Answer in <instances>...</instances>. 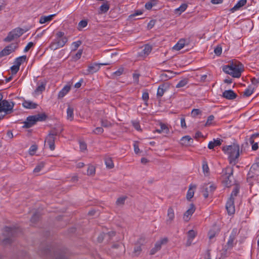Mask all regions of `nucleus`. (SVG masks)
<instances>
[{
    "instance_id": "nucleus-1",
    "label": "nucleus",
    "mask_w": 259,
    "mask_h": 259,
    "mask_svg": "<svg viewBox=\"0 0 259 259\" xmlns=\"http://www.w3.org/2000/svg\"><path fill=\"white\" fill-rule=\"evenodd\" d=\"M243 70L242 64L237 61H232L228 65L223 66V71L233 77H240Z\"/></svg>"
},
{
    "instance_id": "nucleus-2",
    "label": "nucleus",
    "mask_w": 259,
    "mask_h": 259,
    "mask_svg": "<svg viewBox=\"0 0 259 259\" xmlns=\"http://www.w3.org/2000/svg\"><path fill=\"white\" fill-rule=\"evenodd\" d=\"M222 150L228 155L230 163L235 164L238 162V159L240 155L238 144L234 143L231 145L224 146Z\"/></svg>"
},
{
    "instance_id": "nucleus-3",
    "label": "nucleus",
    "mask_w": 259,
    "mask_h": 259,
    "mask_svg": "<svg viewBox=\"0 0 259 259\" xmlns=\"http://www.w3.org/2000/svg\"><path fill=\"white\" fill-rule=\"evenodd\" d=\"M68 41V38L64 36V33L59 31L56 33L55 39L51 42L50 48L51 50H56L63 47Z\"/></svg>"
},
{
    "instance_id": "nucleus-4",
    "label": "nucleus",
    "mask_w": 259,
    "mask_h": 259,
    "mask_svg": "<svg viewBox=\"0 0 259 259\" xmlns=\"http://www.w3.org/2000/svg\"><path fill=\"white\" fill-rule=\"evenodd\" d=\"M14 103L7 100H3L0 103V120L8 114L13 112Z\"/></svg>"
},
{
    "instance_id": "nucleus-5",
    "label": "nucleus",
    "mask_w": 259,
    "mask_h": 259,
    "mask_svg": "<svg viewBox=\"0 0 259 259\" xmlns=\"http://www.w3.org/2000/svg\"><path fill=\"white\" fill-rule=\"evenodd\" d=\"M47 116L45 113L29 116L27 117L23 123V127L30 128L34 125L37 121H42L46 119Z\"/></svg>"
},
{
    "instance_id": "nucleus-6",
    "label": "nucleus",
    "mask_w": 259,
    "mask_h": 259,
    "mask_svg": "<svg viewBox=\"0 0 259 259\" xmlns=\"http://www.w3.org/2000/svg\"><path fill=\"white\" fill-rule=\"evenodd\" d=\"M222 172L223 183L226 187H229L232 185L233 168L231 166H227L223 169Z\"/></svg>"
},
{
    "instance_id": "nucleus-7",
    "label": "nucleus",
    "mask_w": 259,
    "mask_h": 259,
    "mask_svg": "<svg viewBox=\"0 0 259 259\" xmlns=\"http://www.w3.org/2000/svg\"><path fill=\"white\" fill-rule=\"evenodd\" d=\"M259 177V162L255 163L252 165L250 168L249 171L247 174V180L253 179L256 180H258Z\"/></svg>"
},
{
    "instance_id": "nucleus-8",
    "label": "nucleus",
    "mask_w": 259,
    "mask_h": 259,
    "mask_svg": "<svg viewBox=\"0 0 259 259\" xmlns=\"http://www.w3.org/2000/svg\"><path fill=\"white\" fill-rule=\"evenodd\" d=\"M17 48L18 45L15 43H12L7 46L0 52V58L9 55L11 53L14 52Z\"/></svg>"
},
{
    "instance_id": "nucleus-9",
    "label": "nucleus",
    "mask_w": 259,
    "mask_h": 259,
    "mask_svg": "<svg viewBox=\"0 0 259 259\" xmlns=\"http://www.w3.org/2000/svg\"><path fill=\"white\" fill-rule=\"evenodd\" d=\"M167 242V239L164 238L156 242L155 246L150 250V254L153 255L156 253L161 248L162 244H165Z\"/></svg>"
},
{
    "instance_id": "nucleus-10",
    "label": "nucleus",
    "mask_w": 259,
    "mask_h": 259,
    "mask_svg": "<svg viewBox=\"0 0 259 259\" xmlns=\"http://www.w3.org/2000/svg\"><path fill=\"white\" fill-rule=\"evenodd\" d=\"M237 234V229H233L230 236L229 238V239L227 242V246L228 249H231L234 246V241L236 239Z\"/></svg>"
},
{
    "instance_id": "nucleus-11",
    "label": "nucleus",
    "mask_w": 259,
    "mask_h": 259,
    "mask_svg": "<svg viewBox=\"0 0 259 259\" xmlns=\"http://www.w3.org/2000/svg\"><path fill=\"white\" fill-rule=\"evenodd\" d=\"M56 137L53 135V134H52L50 132L48 135L47 137L46 138L45 142H47L49 146V148L51 150L53 151L55 148V140Z\"/></svg>"
},
{
    "instance_id": "nucleus-12",
    "label": "nucleus",
    "mask_w": 259,
    "mask_h": 259,
    "mask_svg": "<svg viewBox=\"0 0 259 259\" xmlns=\"http://www.w3.org/2000/svg\"><path fill=\"white\" fill-rule=\"evenodd\" d=\"M111 63L110 62H105L99 64H94L93 65H90L88 67L87 71L89 73H93L97 72L100 67V65L104 66V65H108L111 64Z\"/></svg>"
},
{
    "instance_id": "nucleus-13",
    "label": "nucleus",
    "mask_w": 259,
    "mask_h": 259,
    "mask_svg": "<svg viewBox=\"0 0 259 259\" xmlns=\"http://www.w3.org/2000/svg\"><path fill=\"white\" fill-rule=\"evenodd\" d=\"M226 208L229 214H233L235 213V209L234 199L229 198L226 204Z\"/></svg>"
},
{
    "instance_id": "nucleus-14",
    "label": "nucleus",
    "mask_w": 259,
    "mask_h": 259,
    "mask_svg": "<svg viewBox=\"0 0 259 259\" xmlns=\"http://www.w3.org/2000/svg\"><path fill=\"white\" fill-rule=\"evenodd\" d=\"M195 210V207L193 204L190 205V208L184 213L183 219L185 222H188L190 217L193 214Z\"/></svg>"
},
{
    "instance_id": "nucleus-15",
    "label": "nucleus",
    "mask_w": 259,
    "mask_h": 259,
    "mask_svg": "<svg viewBox=\"0 0 259 259\" xmlns=\"http://www.w3.org/2000/svg\"><path fill=\"white\" fill-rule=\"evenodd\" d=\"M222 97L228 100H232L236 98L237 95L233 90H228L223 92Z\"/></svg>"
},
{
    "instance_id": "nucleus-16",
    "label": "nucleus",
    "mask_w": 259,
    "mask_h": 259,
    "mask_svg": "<svg viewBox=\"0 0 259 259\" xmlns=\"http://www.w3.org/2000/svg\"><path fill=\"white\" fill-rule=\"evenodd\" d=\"M175 219L174 210L171 207H169L167 210V219L166 220V224H170Z\"/></svg>"
},
{
    "instance_id": "nucleus-17",
    "label": "nucleus",
    "mask_w": 259,
    "mask_h": 259,
    "mask_svg": "<svg viewBox=\"0 0 259 259\" xmlns=\"http://www.w3.org/2000/svg\"><path fill=\"white\" fill-rule=\"evenodd\" d=\"M152 50V47L148 44L144 46V49L139 53V56L145 57L148 56L151 52Z\"/></svg>"
},
{
    "instance_id": "nucleus-18",
    "label": "nucleus",
    "mask_w": 259,
    "mask_h": 259,
    "mask_svg": "<svg viewBox=\"0 0 259 259\" xmlns=\"http://www.w3.org/2000/svg\"><path fill=\"white\" fill-rule=\"evenodd\" d=\"M259 136V134H252L249 139V142L252 145V150H256L258 148V143L257 142L254 143V139Z\"/></svg>"
},
{
    "instance_id": "nucleus-19",
    "label": "nucleus",
    "mask_w": 259,
    "mask_h": 259,
    "mask_svg": "<svg viewBox=\"0 0 259 259\" xmlns=\"http://www.w3.org/2000/svg\"><path fill=\"white\" fill-rule=\"evenodd\" d=\"M22 106L26 109H35L37 104L30 100H24L22 103Z\"/></svg>"
},
{
    "instance_id": "nucleus-20",
    "label": "nucleus",
    "mask_w": 259,
    "mask_h": 259,
    "mask_svg": "<svg viewBox=\"0 0 259 259\" xmlns=\"http://www.w3.org/2000/svg\"><path fill=\"white\" fill-rule=\"evenodd\" d=\"M71 87L70 85H65L63 89L59 92L58 98L61 99L63 98L70 90Z\"/></svg>"
},
{
    "instance_id": "nucleus-21",
    "label": "nucleus",
    "mask_w": 259,
    "mask_h": 259,
    "mask_svg": "<svg viewBox=\"0 0 259 259\" xmlns=\"http://www.w3.org/2000/svg\"><path fill=\"white\" fill-rule=\"evenodd\" d=\"M196 233L193 230H191L188 232V240L186 243L187 246H190L192 244L193 239L196 237Z\"/></svg>"
},
{
    "instance_id": "nucleus-22",
    "label": "nucleus",
    "mask_w": 259,
    "mask_h": 259,
    "mask_svg": "<svg viewBox=\"0 0 259 259\" xmlns=\"http://www.w3.org/2000/svg\"><path fill=\"white\" fill-rule=\"evenodd\" d=\"M247 0H239L237 4L231 9V11L233 13L246 5Z\"/></svg>"
},
{
    "instance_id": "nucleus-23",
    "label": "nucleus",
    "mask_w": 259,
    "mask_h": 259,
    "mask_svg": "<svg viewBox=\"0 0 259 259\" xmlns=\"http://www.w3.org/2000/svg\"><path fill=\"white\" fill-rule=\"evenodd\" d=\"M16 232L15 229L6 227L4 229V234L5 236H14Z\"/></svg>"
},
{
    "instance_id": "nucleus-24",
    "label": "nucleus",
    "mask_w": 259,
    "mask_h": 259,
    "mask_svg": "<svg viewBox=\"0 0 259 259\" xmlns=\"http://www.w3.org/2000/svg\"><path fill=\"white\" fill-rule=\"evenodd\" d=\"M74 109L72 107L68 105L67 109V119L70 121H72L74 119Z\"/></svg>"
},
{
    "instance_id": "nucleus-25",
    "label": "nucleus",
    "mask_w": 259,
    "mask_h": 259,
    "mask_svg": "<svg viewBox=\"0 0 259 259\" xmlns=\"http://www.w3.org/2000/svg\"><path fill=\"white\" fill-rule=\"evenodd\" d=\"M222 140L221 139H217L213 140V141H210L209 142L208 145V148L209 149H212L214 147L220 146L222 144Z\"/></svg>"
},
{
    "instance_id": "nucleus-26",
    "label": "nucleus",
    "mask_w": 259,
    "mask_h": 259,
    "mask_svg": "<svg viewBox=\"0 0 259 259\" xmlns=\"http://www.w3.org/2000/svg\"><path fill=\"white\" fill-rule=\"evenodd\" d=\"M166 91V87L164 84H161L159 86L157 92V97L158 98H161Z\"/></svg>"
},
{
    "instance_id": "nucleus-27",
    "label": "nucleus",
    "mask_w": 259,
    "mask_h": 259,
    "mask_svg": "<svg viewBox=\"0 0 259 259\" xmlns=\"http://www.w3.org/2000/svg\"><path fill=\"white\" fill-rule=\"evenodd\" d=\"M17 38H18V35H16L14 31L12 30L8 33V36L4 39V41L6 42H10Z\"/></svg>"
},
{
    "instance_id": "nucleus-28",
    "label": "nucleus",
    "mask_w": 259,
    "mask_h": 259,
    "mask_svg": "<svg viewBox=\"0 0 259 259\" xmlns=\"http://www.w3.org/2000/svg\"><path fill=\"white\" fill-rule=\"evenodd\" d=\"M192 139L189 136H185L181 139V144L183 145L187 146L190 145V142H192Z\"/></svg>"
},
{
    "instance_id": "nucleus-29",
    "label": "nucleus",
    "mask_w": 259,
    "mask_h": 259,
    "mask_svg": "<svg viewBox=\"0 0 259 259\" xmlns=\"http://www.w3.org/2000/svg\"><path fill=\"white\" fill-rule=\"evenodd\" d=\"M216 189V187L213 184L209 183L203 186V190H206L208 193H212Z\"/></svg>"
},
{
    "instance_id": "nucleus-30",
    "label": "nucleus",
    "mask_w": 259,
    "mask_h": 259,
    "mask_svg": "<svg viewBox=\"0 0 259 259\" xmlns=\"http://www.w3.org/2000/svg\"><path fill=\"white\" fill-rule=\"evenodd\" d=\"M55 16L56 14H52L47 16H41L39 19V22L40 24H44L52 20Z\"/></svg>"
},
{
    "instance_id": "nucleus-31",
    "label": "nucleus",
    "mask_w": 259,
    "mask_h": 259,
    "mask_svg": "<svg viewBox=\"0 0 259 259\" xmlns=\"http://www.w3.org/2000/svg\"><path fill=\"white\" fill-rule=\"evenodd\" d=\"M185 45V39H180L174 47L173 49L176 51H179L184 48Z\"/></svg>"
},
{
    "instance_id": "nucleus-32",
    "label": "nucleus",
    "mask_w": 259,
    "mask_h": 259,
    "mask_svg": "<svg viewBox=\"0 0 259 259\" xmlns=\"http://www.w3.org/2000/svg\"><path fill=\"white\" fill-rule=\"evenodd\" d=\"M26 59V56L25 55L19 57L15 59L14 64L20 67V66L25 61Z\"/></svg>"
},
{
    "instance_id": "nucleus-33",
    "label": "nucleus",
    "mask_w": 259,
    "mask_h": 259,
    "mask_svg": "<svg viewBox=\"0 0 259 259\" xmlns=\"http://www.w3.org/2000/svg\"><path fill=\"white\" fill-rule=\"evenodd\" d=\"M109 9V5L107 2L103 4L99 8L100 13H105Z\"/></svg>"
},
{
    "instance_id": "nucleus-34",
    "label": "nucleus",
    "mask_w": 259,
    "mask_h": 259,
    "mask_svg": "<svg viewBox=\"0 0 259 259\" xmlns=\"http://www.w3.org/2000/svg\"><path fill=\"white\" fill-rule=\"evenodd\" d=\"M105 163L106 164V167L109 169H111L114 167V163L113 161L110 157H106L105 158Z\"/></svg>"
},
{
    "instance_id": "nucleus-35",
    "label": "nucleus",
    "mask_w": 259,
    "mask_h": 259,
    "mask_svg": "<svg viewBox=\"0 0 259 259\" xmlns=\"http://www.w3.org/2000/svg\"><path fill=\"white\" fill-rule=\"evenodd\" d=\"M240 187L238 185L235 186L233 188V190L231 194L230 197L229 198H232L234 199V197L236 196L239 192Z\"/></svg>"
},
{
    "instance_id": "nucleus-36",
    "label": "nucleus",
    "mask_w": 259,
    "mask_h": 259,
    "mask_svg": "<svg viewBox=\"0 0 259 259\" xmlns=\"http://www.w3.org/2000/svg\"><path fill=\"white\" fill-rule=\"evenodd\" d=\"M188 83V79L185 78L181 79L176 85V88H181L185 87Z\"/></svg>"
},
{
    "instance_id": "nucleus-37",
    "label": "nucleus",
    "mask_w": 259,
    "mask_h": 259,
    "mask_svg": "<svg viewBox=\"0 0 259 259\" xmlns=\"http://www.w3.org/2000/svg\"><path fill=\"white\" fill-rule=\"evenodd\" d=\"M156 131L158 133H161L163 132L165 134H168L169 132V129L165 124H161L160 129L156 130Z\"/></svg>"
},
{
    "instance_id": "nucleus-38",
    "label": "nucleus",
    "mask_w": 259,
    "mask_h": 259,
    "mask_svg": "<svg viewBox=\"0 0 259 259\" xmlns=\"http://www.w3.org/2000/svg\"><path fill=\"white\" fill-rule=\"evenodd\" d=\"M202 169L205 175H208L209 171V168L206 161L203 160L202 162Z\"/></svg>"
},
{
    "instance_id": "nucleus-39",
    "label": "nucleus",
    "mask_w": 259,
    "mask_h": 259,
    "mask_svg": "<svg viewBox=\"0 0 259 259\" xmlns=\"http://www.w3.org/2000/svg\"><path fill=\"white\" fill-rule=\"evenodd\" d=\"M46 88V83L44 82H41L40 84L38 85L37 88L35 90V93H41L44 91H45Z\"/></svg>"
},
{
    "instance_id": "nucleus-40",
    "label": "nucleus",
    "mask_w": 259,
    "mask_h": 259,
    "mask_svg": "<svg viewBox=\"0 0 259 259\" xmlns=\"http://www.w3.org/2000/svg\"><path fill=\"white\" fill-rule=\"evenodd\" d=\"M13 30L15 32V34L18 35V37L21 36L25 32L23 29L21 28L20 27L16 28L14 29Z\"/></svg>"
},
{
    "instance_id": "nucleus-41",
    "label": "nucleus",
    "mask_w": 259,
    "mask_h": 259,
    "mask_svg": "<svg viewBox=\"0 0 259 259\" xmlns=\"http://www.w3.org/2000/svg\"><path fill=\"white\" fill-rule=\"evenodd\" d=\"M253 88H252L251 86H248V87L245 89L244 92V96L246 97L250 96L253 92Z\"/></svg>"
},
{
    "instance_id": "nucleus-42",
    "label": "nucleus",
    "mask_w": 259,
    "mask_h": 259,
    "mask_svg": "<svg viewBox=\"0 0 259 259\" xmlns=\"http://www.w3.org/2000/svg\"><path fill=\"white\" fill-rule=\"evenodd\" d=\"M88 22L85 20L80 21L78 25V29L80 30L87 26Z\"/></svg>"
},
{
    "instance_id": "nucleus-43",
    "label": "nucleus",
    "mask_w": 259,
    "mask_h": 259,
    "mask_svg": "<svg viewBox=\"0 0 259 259\" xmlns=\"http://www.w3.org/2000/svg\"><path fill=\"white\" fill-rule=\"evenodd\" d=\"M167 73H162L161 74L162 78H164L165 79H168L171 78L173 76L172 74H175V73H173L172 71H168Z\"/></svg>"
},
{
    "instance_id": "nucleus-44",
    "label": "nucleus",
    "mask_w": 259,
    "mask_h": 259,
    "mask_svg": "<svg viewBox=\"0 0 259 259\" xmlns=\"http://www.w3.org/2000/svg\"><path fill=\"white\" fill-rule=\"evenodd\" d=\"M126 199V197H121L118 198L116 201V204L118 206L123 205Z\"/></svg>"
},
{
    "instance_id": "nucleus-45",
    "label": "nucleus",
    "mask_w": 259,
    "mask_h": 259,
    "mask_svg": "<svg viewBox=\"0 0 259 259\" xmlns=\"http://www.w3.org/2000/svg\"><path fill=\"white\" fill-rule=\"evenodd\" d=\"M81 44V41L80 40H78L76 41L73 42L71 45L72 51L76 50Z\"/></svg>"
},
{
    "instance_id": "nucleus-46",
    "label": "nucleus",
    "mask_w": 259,
    "mask_h": 259,
    "mask_svg": "<svg viewBox=\"0 0 259 259\" xmlns=\"http://www.w3.org/2000/svg\"><path fill=\"white\" fill-rule=\"evenodd\" d=\"M101 125L105 127H108L112 126V123L106 119L101 120Z\"/></svg>"
},
{
    "instance_id": "nucleus-47",
    "label": "nucleus",
    "mask_w": 259,
    "mask_h": 259,
    "mask_svg": "<svg viewBox=\"0 0 259 259\" xmlns=\"http://www.w3.org/2000/svg\"><path fill=\"white\" fill-rule=\"evenodd\" d=\"M187 8V5L185 4H183L180 6L178 8L176 9V11L179 12V14L184 12Z\"/></svg>"
},
{
    "instance_id": "nucleus-48",
    "label": "nucleus",
    "mask_w": 259,
    "mask_h": 259,
    "mask_svg": "<svg viewBox=\"0 0 259 259\" xmlns=\"http://www.w3.org/2000/svg\"><path fill=\"white\" fill-rule=\"evenodd\" d=\"M44 165L45 164L44 163L38 164L34 169L33 172L35 173L39 172L44 168Z\"/></svg>"
},
{
    "instance_id": "nucleus-49",
    "label": "nucleus",
    "mask_w": 259,
    "mask_h": 259,
    "mask_svg": "<svg viewBox=\"0 0 259 259\" xmlns=\"http://www.w3.org/2000/svg\"><path fill=\"white\" fill-rule=\"evenodd\" d=\"M95 173V168L93 165H90L88 167L87 170V174L88 175L91 176L94 175Z\"/></svg>"
},
{
    "instance_id": "nucleus-50",
    "label": "nucleus",
    "mask_w": 259,
    "mask_h": 259,
    "mask_svg": "<svg viewBox=\"0 0 259 259\" xmlns=\"http://www.w3.org/2000/svg\"><path fill=\"white\" fill-rule=\"evenodd\" d=\"M141 246L137 245L134 247V253L135 255H138L141 252Z\"/></svg>"
},
{
    "instance_id": "nucleus-51",
    "label": "nucleus",
    "mask_w": 259,
    "mask_h": 259,
    "mask_svg": "<svg viewBox=\"0 0 259 259\" xmlns=\"http://www.w3.org/2000/svg\"><path fill=\"white\" fill-rule=\"evenodd\" d=\"M132 123L133 126L134 127V128L136 130H137L138 131H142L139 121H137L136 120L132 121Z\"/></svg>"
},
{
    "instance_id": "nucleus-52",
    "label": "nucleus",
    "mask_w": 259,
    "mask_h": 259,
    "mask_svg": "<svg viewBox=\"0 0 259 259\" xmlns=\"http://www.w3.org/2000/svg\"><path fill=\"white\" fill-rule=\"evenodd\" d=\"M62 131H63V128H60V130L54 128V129L50 131V132L52 134H53V135L56 137V136H58V135H59L60 134H61V133L62 132Z\"/></svg>"
},
{
    "instance_id": "nucleus-53",
    "label": "nucleus",
    "mask_w": 259,
    "mask_h": 259,
    "mask_svg": "<svg viewBox=\"0 0 259 259\" xmlns=\"http://www.w3.org/2000/svg\"><path fill=\"white\" fill-rule=\"evenodd\" d=\"M146 242V241L145 237L142 236L140 237L139 239L138 240L137 242V244L141 246L145 244Z\"/></svg>"
},
{
    "instance_id": "nucleus-54",
    "label": "nucleus",
    "mask_w": 259,
    "mask_h": 259,
    "mask_svg": "<svg viewBox=\"0 0 259 259\" xmlns=\"http://www.w3.org/2000/svg\"><path fill=\"white\" fill-rule=\"evenodd\" d=\"M214 117L213 115H209L207 117V119L205 123V125L208 126V125H210V124H211L212 121L214 120Z\"/></svg>"
},
{
    "instance_id": "nucleus-55",
    "label": "nucleus",
    "mask_w": 259,
    "mask_h": 259,
    "mask_svg": "<svg viewBox=\"0 0 259 259\" xmlns=\"http://www.w3.org/2000/svg\"><path fill=\"white\" fill-rule=\"evenodd\" d=\"M193 196H194V191L191 189V188L190 187L187 192V198L188 200H190L193 197Z\"/></svg>"
},
{
    "instance_id": "nucleus-56",
    "label": "nucleus",
    "mask_w": 259,
    "mask_h": 259,
    "mask_svg": "<svg viewBox=\"0 0 259 259\" xmlns=\"http://www.w3.org/2000/svg\"><path fill=\"white\" fill-rule=\"evenodd\" d=\"M104 130L102 127H97L93 131V133L99 135L102 134Z\"/></svg>"
},
{
    "instance_id": "nucleus-57",
    "label": "nucleus",
    "mask_w": 259,
    "mask_h": 259,
    "mask_svg": "<svg viewBox=\"0 0 259 259\" xmlns=\"http://www.w3.org/2000/svg\"><path fill=\"white\" fill-rule=\"evenodd\" d=\"M123 71H124V68L123 67H120L117 71H115L113 73V75H115L116 76H119L123 73Z\"/></svg>"
},
{
    "instance_id": "nucleus-58",
    "label": "nucleus",
    "mask_w": 259,
    "mask_h": 259,
    "mask_svg": "<svg viewBox=\"0 0 259 259\" xmlns=\"http://www.w3.org/2000/svg\"><path fill=\"white\" fill-rule=\"evenodd\" d=\"M201 113V111L199 109H193L191 111V114L193 117H196Z\"/></svg>"
},
{
    "instance_id": "nucleus-59",
    "label": "nucleus",
    "mask_w": 259,
    "mask_h": 259,
    "mask_svg": "<svg viewBox=\"0 0 259 259\" xmlns=\"http://www.w3.org/2000/svg\"><path fill=\"white\" fill-rule=\"evenodd\" d=\"M19 68H20V67H19L18 66H17V65H16L15 64L14 65H13L11 67V70L12 73L13 74H16L18 72Z\"/></svg>"
},
{
    "instance_id": "nucleus-60",
    "label": "nucleus",
    "mask_w": 259,
    "mask_h": 259,
    "mask_svg": "<svg viewBox=\"0 0 259 259\" xmlns=\"http://www.w3.org/2000/svg\"><path fill=\"white\" fill-rule=\"evenodd\" d=\"M82 54V50H79L77 53L75 55V56L73 57V59L75 60H77L80 58L81 55Z\"/></svg>"
},
{
    "instance_id": "nucleus-61",
    "label": "nucleus",
    "mask_w": 259,
    "mask_h": 259,
    "mask_svg": "<svg viewBox=\"0 0 259 259\" xmlns=\"http://www.w3.org/2000/svg\"><path fill=\"white\" fill-rule=\"evenodd\" d=\"M251 82L256 86L259 84V74L256 75V77H253L251 79Z\"/></svg>"
},
{
    "instance_id": "nucleus-62",
    "label": "nucleus",
    "mask_w": 259,
    "mask_h": 259,
    "mask_svg": "<svg viewBox=\"0 0 259 259\" xmlns=\"http://www.w3.org/2000/svg\"><path fill=\"white\" fill-rule=\"evenodd\" d=\"M222 51V47L220 46H218L214 50V53L217 56H219L221 54Z\"/></svg>"
},
{
    "instance_id": "nucleus-63",
    "label": "nucleus",
    "mask_w": 259,
    "mask_h": 259,
    "mask_svg": "<svg viewBox=\"0 0 259 259\" xmlns=\"http://www.w3.org/2000/svg\"><path fill=\"white\" fill-rule=\"evenodd\" d=\"M34 46V43L32 42H29L27 44L24 50V52H28L29 49Z\"/></svg>"
},
{
    "instance_id": "nucleus-64",
    "label": "nucleus",
    "mask_w": 259,
    "mask_h": 259,
    "mask_svg": "<svg viewBox=\"0 0 259 259\" xmlns=\"http://www.w3.org/2000/svg\"><path fill=\"white\" fill-rule=\"evenodd\" d=\"M142 98L144 101L146 102L148 101L149 99V94L147 91L143 93Z\"/></svg>"
}]
</instances>
